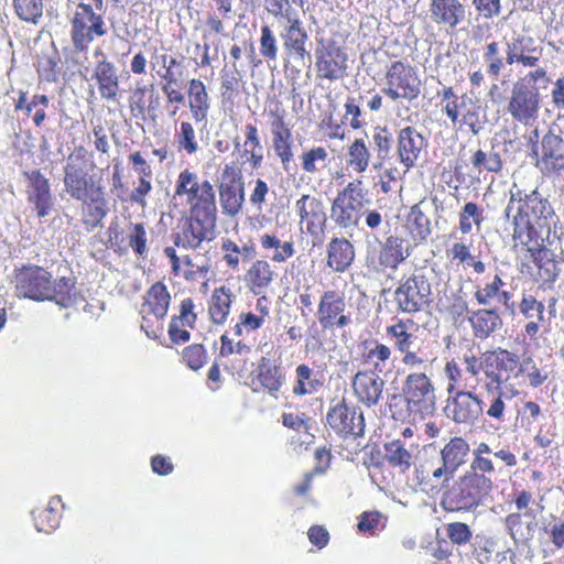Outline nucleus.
<instances>
[{
    "mask_svg": "<svg viewBox=\"0 0 564 564\" xmlns=\"http://www.w3.org/2000/svg\"><path fill=\"white\" fill-rule=\"evenodd\" d=\"M96 169L86 158L83 147L70 152L63 165V186L67 196L80 203L79 216L83 227L93 231L102 226L110 212L107 188L102 175L90 174Z\"/></svg>",
    "mask_w": 564,
    "mask_h": 564,
    "instance_id": "f257e3e1",
    "label": "nucleus"
},
{
    "mask_svg": "<svg viewBox=\"0 0 564 564\" xmlns=\"http://www.w3.org/2000/svg\"><path fill=\"white\" fill-rule=\"evenodd\" d=\"M506 217L511 216L512 241L514 247H529L549 239L552 225H556L558 216L547 197L534 188L530 192L518 188L510 192L505 209Z\"/></svg>",
    "mask_w": 564,
    "mask_h": 564,
    "instance_id": "f03ea898",
    "label": "nucleus"
},
{
    "mask_svg": "<svg viewBox=\"0 0 564 564\" xmlns=\"http://www.w3.org/2000/svg\"><path fill=\"white\" fill-rule=\"evenodd\" d=\"M12 283L18 296L36 302H54L61 307L68 308L76 303V279L61 276L55 279L44 267L25 263L15 267Z\"/></svg>",
    "mask_w": 564,
    "mask_h": 564,
    "instance_id": "7ed1b4c3",
    "label": "nucleus"
},
{
    "mask_svg": "<svg viewBox=\"0 0 564 564\" xmlns=\"http://www.w3.org/2000/svg\"><path fill=\"white\" fill-rule=\"evenodd\" d=\"M73 47L86 52L90 44L108 34L105 0H67Z\"/></svg>",
    "mask_w": 564,
    "mask_h": 564,
    "instance_id": "20e7f679",
    "label": "nucleus"
},
{
    "mask_svg": "<svg viewBox=\"0 0 564 564\" xmlns=\"http://www.w3.org/2000/svg\"><path fill=\"white\" fill-rule=\"evenodd\" d=\"M470 446L463 436L451 437L440 452L442 464L435 468L416 467L414 481L423 492L447 489L455 473L466 464Z\"/></svg>",
    "mask_w": 564,
    "mask_h": 564,
    "instance_id": "39448f33",
    "label": "nucleus"
},
{
    "mask_svg": "<svg viewBox=\"0 0 564 564\" xmlns=\"http://www.w3.org/2000/svg\"><path fill=\"white\" fill-rule=\"evenodd\" d=\"M437 96L442 113L454 128L473 135L485 129L487 113L478 98H473L467 93L458 94L453 86H443Z\"/></svg>",
    "mask_w": 564,
    "mask_h": 564,
    "instance_id": "423d86ee",
    "label": "nucleus"
},
{
    "mask_svg": "<svg viewBox=\"0 0 564 564\" xmlns=\"http://www.w3.org/2000/svg\"><path fill=\"white\" fill-rule=\"evenodd\" d=\"M173 198H180L187 214L218 219L216 189L208 180H200L189 169L180 172Z\"/></svg>",
    "mask_w": 564,
    "mask_h": 564,
    "instance_id": "0eeeda50",
    "label": "nucleus"
},
{
    "mask_svg": "<svg viewBox=\"0 0 564 564\" xmlns=\"http://www.w3.org/2000/svg\"><path fill=\"white\" fill-rule=\"evenodd\" d=\"M346 42L347 34L340 32H333L329 36H316L314 68L317 79L334 83L348 75L349 56Z\"/></svg>",
    "mask_w": 564,
    "mask_h": 564,
    "instance_id": "6e6552de",
    "label": "nucleus"
},
{
    "mask_svg": "<svg viewBox=\"0 0 564 564\" xmlns=\"http://www.w3.org/2000/svg\"><path fill=\"white\" fill-rule=\"evenodd\" d=\"M422 90L419 69L406 58L393 59L384 67L381 94L392 102L416 100Z\"/></svg>",
    "mask_w": 564,
    "mask_h": 564,
    "instance_id": "1a4fd4ad",
    "label": "nucleus"
},
{
    "mask_svg": "<svg viewBox=\"0 0 564 564\" xmlns=\"http://www.w3.org/2000/svg\"><path fill=\"white\" fill-rule=\"evenodd\" d=\"M171 300V293L162 281L154 282L142 296L139 307L140 327L149 338L159 339L163 335Z\"/></svg>",
    "mask_w": 564,
    "mask_h": 564,
    "instance_id": "9d476101",
    "label": "nucleus"
},
{
    "mask_svg": "<svg viewBox=\"0 0 564 564\" xmlns=\"http://www.w3.org/2000/svg\"><path fill=\"white\" fill-rule=\"evenodd\" d=\"M393 295L398 311L416 314L432 303V284L423 270H414L401 279Z\"/></svg>",
    "mask_w": 564,
    "mask_h": 564,
    "instance_id": "9b49d317",
    "label": "nucleus"
},
{
    "mask_svg": "<svg viewBox=\"0 0 564 564\" xmlns=\"http://www.w3.org/2000/svg\"><path fill=\"white\" fill-rule=\"evenodd\" d=\"M406 409L422 417L432 415L436 409L435 386L425 372H410L402 387Z\"/></svg>",
    "mask_w": 564,
    "mask_h": 564,
    "instance_id": "f8f14e48",
    "label": "nucleus"
},
{
    "mask_svg": "<svg viewBox=\"0 0 564 564\" xmlns=\"http://www.w3.org/2000/svg\"><path fill=\"white\" fill-rule=\"evenodd\" d=\"M541 107L542 95L536 85H527V82L513 84L507 106L513 121L532 126L539 119Z\"/></svg>",
    "mask_w": 564,
    "mask_h": 564,
    "instance_id": "ddd939ff",
    "label": "nucleus"
},
{
    "mask_svg": "<svg viewBox=\"0 0 564 564\" xmlns=\"http://www.w3.org/2000/svg\"><path fill=\"white\" fill-rule=\"evenodd\" d=\"M217 220L187 214L173 235L174 246L185 250H197L204 242L213 241L216 237Z\"/></svg>",
    "mask_w": 564,
    "mask_h": 564,
    "instance_id": "4468645a",
    "label": "nucleus"
},
{
    "mask_svg": "<svg viewBox=\"0 0 564 564\" xmlns=\"http://www.w3.org/2000/svg\"><path fill=\"white\" fill-rule=\"evenodd\" d=\"M315 316L323 329H341L352 323L351 314L347 311L346 296L344 292L336 290L322 292Z\"/></svg>",
    "mask_w": 564,
    "mask_h": 564,
    "instance_id": "2eb2a0df",
    "label": "nucleus"
},
{
    "mask_svg": "<svg viewBox=\"0 0 564 564\" xmlns=\"http://www.w3.org/2000/svg\"><path fill=\"white\" fill-rule=\"evenodd\" d=\"M327 426L343 438L358 437L365 432L362 412L354 404L341 399L332 404L326 414Z\"/></svg>",
    "mask_w": 564,
    "mask_h": 564,
    "instance_id": "dca6fc26",
    "label": "nucleus"
},
{
    "mask_svg": "<svg viewBox=\"0 0 564 564\" xmlns=\"http://www.w3.org/2000/svg\"><path fill=\"white\" fill-rule=\"evenodd\" d=\"M280 39L285 62L304 63L311 57L310 32L302 17L281 24Z\"/></svg>",
    "mask_w": 564,
    "mask_h": 564,
    "instance_id": "f3484780",
    "label": "nucleus"
},
{
    "mask_svg": "<svg viewBox=\"0 0 564 564\" xmlns=\"http://www.w3.org/2000/svg\"><path fill=\"white\" fill-rule=\"evenodd\" d=\"M429 148V138L414 126H405L397 131L395 155L406 170L414 169Z\"/></svg>",
    "mask_w": 564,
    "mask_h": 564,
    "instance_id": "a211bd4d",
    "label": "nucleus"
},
{
    "mask_svg": "<svg viewBox=\"0 0 564 564\" xmlns=\"http://www.w3.org/2000/svg\"><path fill=\"white\" fill-rule=\"evenodd\" d=\"M520 357L507 348L496 347L487 350L486 380L484 383L503 387L516 379Z\"/></svg>",
    "mask_w": 564,
    "mask_h": 564,
    "instance_id": "6ab92c4d",
    "label": "nucleus"
},
{
    "mask_svg": "<svg viewBox=\"0 0 564 564\" xmlns=\"http://www.w3.org/2000/svg\"><path fill=\"white\" fill-rule=\"evenodd\" d=\"M412 324V319L398 318L394 324L386 328L387 336L393 339L395 350L402 355V365L411 369L425 366L431 361L422 351L412 350L415 340V336L409 332V325Z\"/></svg>",
    "mask_w": 564,
    "mask_h": 564,
    "instance_id": "aec40b11",
    "label": "nucleus"
},
{
    "mask_svg": "<svg viewBox=\"0 0 564 564\" xmlns=\"http://www.w3.org/2000/svg\"><path fill=\"white\" fill-rule=\"evenodd\" d=\"M250 379L254 392L276 398L285 382V373L281 361L262 356L251 371Z\"/></svg>",
    "mask_w": 564,
    "mask_h": 564,
    "instance_id": "412c9836",
    "label": "nucleus"
},
{
    "mask_svg": "<svg viewBox=\"0 0 564 564\" xmlns=\"http://www.w3.org/2000/svg\"><path fill=\"white\" fill-rule=\"evenodd\" d=\"M301 230L313 238L323 236L327 216L321 198L304 194L295 202Z\"/></svg>",
    "mask_w": 564,
    "mask_h": 564,
    "instance_id": "4be33fe9",
    "label": "nucleus"
},
{
    "mask_svg": "<svg viewBox=\"0 0 564 564\" xmlns=\"http://www.w3.org/2000/svg\"><path fill=\"white\" fill-rule=\"evenodd\" d=\"M23 175L28 182L25 189L28 203L39 218L48 216L54 208L50 180L39 169L25 171Z\"/></svg>",
    "mask_w": 564,
    "mask_h": 564,
    "instance_id": "5701e85b",
    "label": "nucleus"
},
{
    "mask_svg": "<svg viewBox=\"0 0 564 564\" xmlns=\"http://www.w3.org/2000/svg\"><path fill=\"white\" fill-rule=\"evenodd\" d=\"M430 18L440 29L447 32L457 31L467 21V7L460 0H431Z\"/></svg>",
    "mask_w": 564,
    "mask_h": 564,
    "instance_id": "b1692460",
    "label": "nucleus"
},
{
    "mask_svg": "<svg viewBox=\"0 0 564 564\" xmlns=\"http://www.w3.org/2000/svg\"><path fill=\"white\" fill-rule=\"evenodd\" d=\"M479 392L481 419L488 422L502 424L506 422L510 397L503 387L484 383Z\"/></svg>",
    "mask_w": 564,
    "mask_h": 564,
    "instance_id": "393cba45",
    "label": "nucleus"
},
{
    "mask_svg": "<svg viewBox=\"0 0 564 564\" xmlns=\"http://www.w3.org/2000/svg\"><path fill=\"white\" fill-rule=\"evenodd\" d=\"M234 147L241 165L248 164L253 170L261 167L264 160V148L256 123L247 122L245 124L243 140L236 137L234 139Z\"/></svg>",
    "mask_w": 564,
    "mask_h": 564,
    "instance_id": "a878e982",
    "label": "nucleus"
},
{
    "mask_svg": "<svg viewBox=\"0 0 564 564\" xmlns=\"http://www.w3.org/2000/svg\"><path fill=\"white\" fill-rule=\"evenodd\" d=\"M519 313L527 321L524 335L531 340H535L541 328L545 327L550 321V317L546 316L545 302L540 300L536 293L525 291L519 302Z\"/></svg>",
    "mask_w": 564,
    "mask_h": 564,
    "instance_id": "bb28decb",
    "label": "nucleus"
},
{
    "mask_svg": "<svg viewBox=\"0 0 564 564\" xmlns=\"http://www.w3.org/2000/svg\"><path fill=\"white\" fill-rule=\"evenodd\" d=\"M451 417L457 424L474 425L481 419L479 392L475 387L448 398Z\"/></svg>",
    "mask_w": 564,
    "mask_h": 564,
    "instance_id": "cd10ccee",
    "label": "nucleus"
},
{
    "mask_svg": "<svg viewBox=\"0 0 564 564\" xmlns=\"http://www.w3.org/2000/svg\"><path fill=\"white\" fill-rule=\"evenodd\" d=\"M271 315V302L267 295L256 299L254 311L241 312L232 333L238 338H247L264 327Z\"/></svg>",
    "mask_w": 564,
    "mask_h": 564,
    "instance_id": "c85d7f7f",
    "label": "nucleus"
},
{
    "mask_svg": "<svg viewBox=\"0 0 564 564\" xmlns=\"http://www.w3.org/2000/svg\"><path fill=\"white\" fill-rule=\"evenodd\" d=\"M530 254V259L536 269L535 280L552 286L560 276L561 269L553 250L546 248L543 242L522 247Z\"/></svg>",
    "mask_w": 564,
    "mask_h": 564,
    "instance_id": "c756f323",
    "label": "nucleus"
},
{
    "mask_svg": "<svg viewBox=\"0 0 564 564\" xmlns=\"http://www.w3.org/2000/svg\"><path fill=\"white\" fill-rule=\"evenodd\" d=\"M538 165L547 175L564 170V139L552 130L542 137Z\"/></svg>",
    "mask_w": 564,
    "mask_h": 564,
    "instance_id": "7c9ffc66",
    "label": "nucleus"
},
{
    "mask_svg": "<svg viewBox=\"0 0 564 564\" xmlns=\"http://www.w3.org/2000/svg\"><path fill=\"white\" fill-rule=\"evenodd\" d=\"M279 273L267 259H256L250 263L243 274V283L248 291L256 295H265L278 279Z\"/></svg>",
    "mask_w": 564,
    "mask_h": 564,
    "instance_id": "2f4dec72",
    "label": "nucleus"
},
{
    "mask_svg": "<svg viewBox=\"0 0 564 564\" xmlns=\"http://www.w3.org/2000/svg\"><path fill=\"white\" fill-rule=\"evenodd\" d=\"M351 388L358 402L371 408L382 398L384 381L373 370H359L352 377Z\"/></svg>",
    "mask_w": 564,
    "mask_h": 564,
    "instance_id": "473e14b6",
    "label": "nucleus"
},
{
    "mask_svg": "<svg viewBox=\"0 0 564 564\" xmlns=\"http://www.w3.org/2000/svg\"><path fill=\"white\" fill-rule=\"evenodd\" d=\"M506 55L508 65L517 63L523 67H536L543 55V47L536 45L532 36L520 35L507 44Z\"/></svg>",
    "mask_w": 564,
    "mask_h": 564,
    "instance_id": "72a5a7b5",
    "label": "nucleus"
},
{
    "mask_svg": "<svg viewBox=\"0 0 564 564\" xmlns=\"http://www.w3.org/2000/svg\"><path fill=\"white\" fill-rule=\"evenodd\" d=\"M424 199L411 206L405 216V241L411 248L423 245L431 235V220L423 210Z\"/></svg>",
    "mask_w": 564,
    "mask_h": 564,
    "instance_id": "f704fd0d",
    "label": "nucleus"
},
{
    "mask_svg": "<svg viewBox=\"0 0 564 564\" xmlns=\"http://www.w3.org/2000/svg\"><path fill=\"white\" fill-rule=\"evenodd\" d=\"M356 258L352 242L345 237H333L326 246V267L335 273L348 271Z\"/></svg>",
    "mask_w": 564,
    "mask_h": 564,
    "instance_id": "c9c22d12",
    "label": "nucleus"
},
{
    "mask_svg": "<svg viewBox=\"0 0 564 564\" xmlns=\"http://www.w3.org/2000/svg\"><path fill=\"white\" fill-rule=\"evenodd\" d=\"M412 249L404 238L395 235L387 237L377 256V269L381 271L397 270L410 257Z\"/></svg>",
    "mask_w": 564,
    "mask_h": 564,
    "instance_id": "e433bc0d",
    "label": "nucleus"
},
{
    "mask_svg": "<svg viewBox=\"0 0 564 564\" xmlns=\"http://www.w3.org/2000/svg\"><path fill=\"white\" fill-rule=\"evenodd\" d=\"M93 79L96 82L99 96L102 100L117 102L120 94V80L116 66L107 58L98 61L95 65Z\"/></svg>",
    "mask_w": 564,
    "mask_h": 564,
    "instance_id": "4c0bfd02",
    "label": "nucleus"
},
{
    "mask_svg": "<svg viewBox=\"0 0 564 564\" xmlns=\"http://www.w3.org/2000/svg\"><path fill=\"white\" fill-rule=\"evenodd\" d=\"M187 107L196 124H206L212 108V99L207 86L199 78L187 82Z\"/></svg>",
    "mask_w": 564,
    "mask_h": 564,
    "instance_id": "58836bf2",
    "label": "nucleus"
},
{
    "mask_svg": "<svg viewBox=\"0 0 564 564\" xmlns=\"http://www.w3.org/2000/svg\"><path fill=\"white\" fill-rule=\"evenodd\" d=\"M160 105V96L153 84L137 83L128 97V108L132 118L144 119L148 112H155Z\"/></svg>",
    "mask_w": 564,
    "mask_h": 564,
    "instance_id": "ea45409f",
    "label": "nucleus"
},
{
    "mask_svg": "<svg viewBox=\"0 0 564 564\" xmlns=\"http://www.w3.org/2000/svg\"><path fill=\"white\" fill-rule=\"evenodd\" d=\"M236 295L227 285L215 288L207 301L208 318L214 325H225L229 318Z\"/></svg>",
    "mask_w": 564,
    "mask_h": 564,
    "instance_id": "a19ab883",
    "label": "nucleus"
},
{
    "mask_svg": "<svg viewBox=\"0 0 564 564\" xmlns=\"http://www.w3.org/2000/svg\"><path fill=\"white\" fill-rule=\"evenodd\" d=\"M372 153L369 142L362 138H355L346 147V169L349 173L362 175L371 164Z\"/></svg>",
    "mask_w": 564,
    "mask_h": 564,
    "instance_id": "79ce46f5",
    "label": "nucleus"
},
{
    "mask_svg": "<svg viewBox=\"0 0 564 564\" xmlns=\"http://www.w3.org/2000/svg\"><path fill=\"white\" fill-rule=\"evenodd\" d=\"M50 106V97L44 94H34L31 99L28 93L19 90L18 99L14 102V111H23L31 117L33 124L41 128L47 119L46 110Z\"/></svg>",
    "mask_w": 564,
    "mask_h": 564,
    "instance_id": "37998d69",
    "label": "nucleus"
},
{
    "mask_svg": "<svg viewBox=\"0 0 564 564\" xmlns=\"http://www.w3.org/2000/svg\"><path fill=\"white\" fill-rule=\"evenodd\" d=\"M474 336L485 340L502 327V318L497 308H478L468 317Z\"/></svg>",
    "mask_w": 564,
    "mask_h": 564,
    "instance_id": "c03bdc74",
    "label": "nucleus"
},
{
    "mask_svg": "<svg viewBox=\"0 0 564 564\" xmlns=\"http://www.w3.org/2000/svg\"><path fill=\"white\" fill-rule=\"evenodd\" d=\"M505 282L499 274H495L491 280L476 286L474 297L481 306H487L497 302L506 307L510 305L512 294L503 290Z\"/></svg>",
    "mask_w": 564,
    "mask_h": 564,
    "instance_id": "a18cd8bd",
    "label": "nucleus"
},
{
    "mask_svg": "<svg viewBox=\"0 0 564 564\" xmlns=\"http://www.w3.org/2000/svg\"><path fill=\"white\" fill-rule=\"evenodd\" d=\"M325 384V376L322 371H314L308 365L300 364L295 368V381L292 393L295 397H304L317 393Z\"/></svg>",
    "mask_w": 564,
    "mask_h": 564,
    "instance_id": "49530a36",
    "label": "nucleus"
},
{
    "mask_svg": "<svg viewBox=\"0 0 564 564\" xmlns=\"http://www.w3.org/2000/svg\"><path fill=\"white\" fill-rule=\"evenodd\" d=\"M263 117L271 132V138L292 133L289 112L280 100H272L264 107Z\"/></svg>",
    "mask_w": 564,
    "mask_h": 564,
    "instance_id": "de8ad7c7",
    "label": "nucleus"
},
{
    "mask_svg": "<svg viewBox=\"0 0 564 564\" xmlns=\"http://www.w3.org/2000/svg\"><path fill=\"white\" fill-rule=\"evenodd\" d=\"M362 214L337 195L330 204V219L340 230H354L359 227Z\"/></svg>",
    "mask_w": 564,
    "mask_h": 564,
    "instance_id": "09e8293b",
    "label": "nucleus"
},
{
    "mask_svg": "<svg viewBox=\"0 0 564 564\" xmlns=\"http://www.w3.org/2000/svg\"><path fill=\"white\" fill-rule=\"evenodd\" d=\"M333 455L327 446L317 447L314 452V468L305 473L303 479L295 485V494H306L313 489V481L324 475L330 466Z\"/></svg>",
    "mask_w": 564,
    "mask_h": 564,
    "instance_id": "8fccbe9b",
    "label": "nucleus"
},
{
    "mask_svg": "<svg viewBox=\"0 0 564 564\" xmlns=\"http://www.w3.org/2000/svg\"><path fill=\"white\" fill-rule=\"evenodd\" d=\"M336 195L361 214L371 203L369 189L366 187L361 176L349 181Z\"/></svg>",
    "mask_w": 564,
    "mask_h": 564,
    "instance_id": "3c124183",
    "label": "nucleus"
},
{
    "mask_svg": "<svg viewBox=\"0 0 564 564\" xmlns=\"http://www.w3.org/2000/svg\"><path fill=\"white\" fill-rule=\"evenodd\" d=\"M218 193L221 212L225 216L235 217L242 210L245 203V184H218Z\"/></svg>",
    "mask_w": 564,
    "mask_h": 564,
    "instance_id": "603ef678",
    "label": "nucleus"
},
{
    "mask_svg": "<svg viewBox=\"0 0 564 564\" xmlns=\"http://www.w3.org/2000/svg\"><path fill=\"white\" fill-rule=\"evenodd\" d=\"M392 356V349L378 340L364 341L360 359L364 365L372 366V370L381 372Z\"/></svg>",
    "mask_w": 564,
    "mask_h": 564,
    "instance_id": "864d4df0",
    "label": "nucleus"
},
{
    "mask_svg": "<svg viewBox=\"0 0 564 564\" xmlns=\"http://www.w3.org/2000/svg\"><path fill=\"white\" fill-rule=\"evenodd\" d=\"M259 242L264 251L273 250L271 261L284 263L295 254V247L292 240L282 241L273 232H264L259 237Z\"/></svg>",
    "mask_w": 564,
    "mask_h": 564,
    "instance_id": "5fc2aeb1",
    "label": "nucleus"
},
{
    "mask_svg": "<svg viewBox=\"0 0 564 564\" xmlns=\"http://www.w3.org/2000/svg\"><path fill=\"white\" fill-rule=\"evenodd\" d=\"M384 458L393 468L408 471L413 464V455L401 440H393L384 444Z\"/></svg>",
    "mask_w": 564,
    "mask_h": 564,
    "instance_id": "6e6d98bb",
    "label": "nucleus"
},
{
    "mask_svg": "<svg viewBox=\"0 0 564 564\" xmlns=\"http://www.w3.org/2000/svg\"><path fill=\"white\" fill-rule=\"evenodd\" d=\"M300 162L304 173L315 175L328 165L329 153L325 147H313L301 153Z\"/></svg>",
    "mask_w": 564,
    "mask_h": 564,
    "instance_id": "4d7b16f0",
    "label": "nucleus"
},
{
    "mask_svg": "<svg viewBox=\"0 0 564 564\" xmlns=\"http://www.w3.org/2000/svg\"><path fill=\"white\" fill-rule=\"evenodd\" d=\"M470 164L478 174H501L503 171V161L499 152L487 153L482 149H477L470 155Z\"/></svg>",
    "mask_w": 564,
    "mask_h": 564,
    "instance_id": "13d9d810",
    "label": "nucleus"
},
{
    "mask_svg": "<svg viewBox=\"0 0 564 564\" xmlns=\"http://www.w3.org/2000/svg\"><path fill=\"white\" fill-rule=\"evenodd\" d=\"M485 221L484 208L475 202H467L458 214V229L462 235H469L474 226L479 230Z\"/></svg>",
    "mask_w": 564,
    "mask_h": 564,
    "instance_id": "bf43d9fd",
    "label": "nucleus"
},
{
    "mask_svg": "<svg viewBox=\"0 0 564 564\" xmlns=\"http://www.w3.org/2000/svg\"><path fill=\"white\" fill-rule=\"evenodd\" d=\"M61 505V497L53 496L43 509H37L33 512L35 524L39 531L51 532L59 524V513L57 510Z\"/></svg>",
    "mask_w": 564,
    "mask_h": 564,
    "instance_id": "052dcab7",
    "label": "nucleus"
},
{
    "mask_svg": "<svg viewBox=\"0 0 564 564\" xmlns=\"http://www.w3.org/2000/svg\"><path fill=\"white\" fill-rule=\"evenodd\" d=\"M294 3L295 0H264V10L281 25L302 17Z\"/></svg>",
    "mask_w": 564,
    "mask_h": 564,
    "instance_id": "680f3d73",
    "label": "nucleus"
},
{
    "mask_svg": "<svg viewBox=\"0 0 564 564\" xmlns=\"http://www.w3.org/2000/svg\"><path fill=\"white\" fill-rule=\"evenodd\" d=\"M544 417L542 406L533 400H525L517 410L516 422L525 432H531Z\"/></svg>",
    "mask_w": 564,
    "mask_h": 564,
    "instance_id": "e2e57ef3",
    "label": "nucleus"
},
{
    "mask_svg": "<svg viewBox=\"0 0 564 564\" xmlns=\"http://www.w3.org/2000/svg\"><path fill=\"white\" fill-rule=\"evenodd\" d=\"M174 137L178 151H183L189 155L198 151L199 145L196 139V132L191 121H181Z\"/></svg>",
    "mask_w": 564,
    "mask_h": 564,
    "instance_id": "0e129e2a",
    "label": "nucleus"
},
{
    "mask_svg": "<svg viewBox=\"0 0 564 564\" xmlns=\"http://www.w3.org/2000/svg\"><path fill=\"white\" fill-rule=\"evenodd\" d=\"M525 376L531 388L535 389L549 380V372L538 367L532 357L520 359V366L516 373V379Z\"/></svg>",
    "mask_w": 564,
    "mask_h": 564,
    "instance_id": "69168bd1",
    "label": "nucleus"
},
{
    "mask_svg": "<svg viewBox=\"0 0 564 564\" xmlns=\"http://www.w3.org/2000/svg\"><path fill=\"white\" fill-rule=\"evenodd\" d=\"M161 90L165 97V105H185L187 100V93L184 94L178 87V80L173 72H165L160 75Z\"/></svg>",
    "mask_w": 564,
    "mask_h": 564,
    "instance_id": "338daca9",
    "label": "nucleus"
},
{
    "mask_svg": "<svg viewBox=\"0 0 564 564\" xmlns=\"http://www.w3.org/2000/svg\"><path fill=\"white\" fill-rule=\"evenodd\" d=\"M274 155L280 161L284 171H289L291 163L294 161V139L293 133L271 138Z\"/></svg>",
    "mask_w": 564,
    "mask_h": 564,
    "instance_id": "774afa93",
    "label": "nucleus"
}]
</instances>
